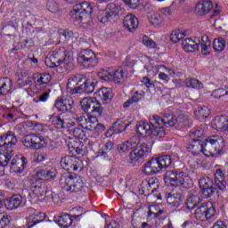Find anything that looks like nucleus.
Segmentation results:
<instances>
[{"instance_id":"nucleus-21","label":"nucleus","mask_w":228,"mask_h":228,"mask_svg":"<svg viewBox=\"0 0 228 228\" xmlns=\"http://www.w3.org/2000/svg\"><path fill=\"white\" fill-rule=\"evenodd\" d=\"M175 182H173L171 186H183V188H190L193 183L190 176L186 175L183 171H177L175 176Z\"/></svg>"},{"instance_id":"nucleus-23","label":"nucleus","mask_w":228,"mask_h":228,"mask_svg":"<svg viewBox=\"0 0 228 228\" xmlns=\"http://www.w3.org/2000/svg\"><path fill=\"white\" fill-rule=\"evenodd\" d=\"M200 45V38L195 37L185 38L182 41V47L186 53H195V51H199Z\"/></svg>"},{"instance_id":"nucleus-1","label":"nucleus","mask_w":228,"mask_h":228,"mask_svg":"<svg viewBox=\"0 0 228 228\" xmlns=\"http://www.w3.org/2000/svg\"><path fill=\"white\" fill-rule=\"evenodd\" d=\"M17 145V136L12 131L0 135V167H8L10 159L13 158V147Z\"/></svg>"},{"instance_id":"nucleus-48","label":"nucleus","mask_w":228,"mask_h":228,"mask_svg":"<svg viewBox=\"0 0 228 228\" xmlns=\"http://www.w3.org/2000/svg\"><path fill=\"white\" fill-rule=\"evenodd\" d=\"M46 8L48 12L52 13H58V12H61V8H60V4L55 0H48L46 3Z\"/></svg>"},{"instance_id":"nucleus-33","label":"nucleus","mask_w":228,"mask_h":228,"mask_svg":"<svg viewBox=\"0 0 228 228\" xmlns=\"http://www.w3.org/2000/svg\"><path fill=\"white\" fill-rule=\"evenodd\" d=\"M129 126H131V122L126 123L124 119H118L116 122H114L110 131H113V133L116 134H120V133H124V131H126Z\"/></svg>"},{"instance_id":"nucleus-58","label":"nucleus","mask_w":228,"mask_h":228,"mask_svg":"<svg viewBox=\"0 0 228 228\" xmlns=\"http://www.w3.org/2000/svg\"><path fill=\"white\" fill-rule=\"evenodd\" d=\"M10 225V216L5 213H0V228H6Z\"/></svg>"},{"instance_id":"nucleus-19","label":"nucleus","mask_w":228,"mask_h":228,"mask_svg":"<svg viewBox=\"0 0 228 228\" xmlns=\"http://www.w3.org/2000/svg\"><path fill=\"white\" fill-rule=\"evenodd\" d=\"M67 143L70 152H75L77 156H85L86 146L83 144V142L78 139H73L69 137V141H67Z\"/></svg>"},{"instance_id":"nucleus-14","label":"nucleus","mask_w":228,"mask_h":228,"mask_svg":"<svg viewBox=\"0 0 228 228\" xmlns=\"http://www.w3.org/2000/svg\"><path fill=\"white\" fill-rule=\"evenodd\" d=\"M83 81H85V76L83 75H75L70 77L68 79V84L66 86L69 94H71L72 95L79 94V91L81 90L80 83H83Z\"/></svg>"},{"instance_id":"nucleus-26","label":"nucleus","mask_w":228,"mask_h":228,"mask_svg":"<svg viewBox=\"0 0 228 228\" xmlns=\"http://www.w3.org/2000/svg\"><path fill=\"white\" fill-rule=\"evenodd\" d=\"M213 10V2L211 0L198 2L195 7V13L197 15H208Z\"/></svg>"},{"instance_id":"nucleus-7","label":"nucleus","mask_w":228,"mask_h":228,"mask_svg":"<svg viewBox=\"0 0 228 228\" xmlns=\"http://www.w3.org/2000/svg\"><path fill=\"white\" fill-rule=\"evenodd\" d=\"M151 124H159V126H169L170 127H184L188 124V118L183 114H180L178 117L171 116V118H161L159 116H154L151 119Z\"/></svg>"},{"instance_id":"nucleus-53","label":"nucleus","mask_w":228,"mask_h":228,"mask_svg":"<svg viewBox=\"0 0 228 228\" xmlns=\"http://www.w3.org/2000/svg\"><path fill=\"white\" fill-rule=\"evenodd\" d=\"M148 19L153 26H159V24H161V22L163 21L159 13L156 12L150 14L148 16Z\"/></svg>"},{"instance_id":"nucleus-4","label":"nucleus","mask_w":228,"mask_h":228,"mask_svg":"<svg viewBox=\"0 0 228 228\" xmlns=\"http://www.w3.org/2000/svg\"><path fill=\"white\" fill-rule=\"evenodd\" d=\"M92 13H94V8L90 2H82L73 6V10L70 12L71 19L77 24H92Z\"/></svg>"},{"instance_id":"nucleus-51","label":"nucleus","mask_w":228,"mask_h":228,"mask_svg":"<svg viewBox=\"0 0 228 228\" xmlns=\"http://www.w3.org/2000/svg\"><path fill=\"white\" fill-rule=\"evenodd\" d=\"M185 85L188 88H196L200 89L202 88V84L197 78H187L185 80Z\"/></svg>"},{"instance_id":"nucleus-16","label":"nucleus","mask_w":228,"mask_h":228,"mask_svg":"<svg viewBox=\"0 0 228 228\" xmlns=\"http://www.w3.org/2000/svg\"><path fill=\"white\" fill-rule=\"evenodd\" d=\"M81 165H83V162L76 157L65 156L61 159V166L62 168L73 170V172H77Z\"/></svg>"},{"instance_id":"nucleus-28","label":"nucleus","mask_w":228,"mask_h":228,"mask_svg":"<svg viewBox=\"0 0 228 228\" xmlns=\"http://www.w3.org/2000/svg\"><path fill=\"white\" fill-rule=\"evenodd\" d=\"M214 176H215V185L221 191H225V189L227 188V182H225V176L224 175V171H222V169H216Z\"/></svg>"},{"instance_id":"nucleus-40","label":"nucleus","mask_w":228,"mask_h":228,"mask_svg":"<svg viewBox=\"0 0 228 228\" xmlns=\"http://www.w3.org/2000/svg\"><path fill=\"white\" fill-rule=\"evenodd\" d=\"M201 53L205 56H208L209 49H211V40H209V37L203 36L201 37Z\"/></svg>"},{"instance_id":"nucleus-61","label":"nucleus","mask_w":228,"mask_h":228,"mask_svg":"<svg viewBox=\"0 0 228 228\" xmlns=\"http://www.w3.org/2000/svg\"><path fill=\"white\" fill-rule=\"evenodd\" d=\"M142 44L150 49H156V42H154L151 37L147 36L142 37Z\"/></svg>"},{"instance_id":"nucleus-60","label":"nucleus","mask_w":228,"mask_h":228,"mask_svg":"<svg viewBox=\"0 0 228 228\" xmlns=\"http://www.w3.org/2000/svg\"><path fill=\"white\" fill-rule=\"evenodd\" d=\"M201 191L206 199H209L210 197H213V195H215L216 191V187L212 185L210 187H207L206 189H203V191Z\"/></svg>"},{"instance_id":"nucleus-25","label":"nucleus","mask_w":228,"mask_h":228,"mask_svg":"<svg viewBox=\"0 0 228 228\" xmlns=\"http://www.w3.org/2000/svg\"><path fill=\"white\" fill-rule=\"evenodd\" d=\"M123 24L124 28H126L127 31L133 33V31H136V29H138L140 21L138 20V18L134 16V14H127L123 20Z\"/></svg>"},{"instance_id":"nucleus-34","label":"nucleus","mask_w":228,"mask_h":228,"mask_svg":"<svg viewBox=\"0 0 228 228\" xmlns=\"http://www.w3.org/2000/svg\"><path fill=\"white\" fill-rule=\"evenodd\" d=\"M82 83L84 84L80 85L81 89L78 91V94H93L95 90V86L97 85V82L86 80V77Z\"/></svg>"},{"instance_id":"nucleus-5","label":"nucleus","mask_w":228,"mask_h":228,"mask_svg":"<svg viewBox=\"0 0 228 228\" xmlns=\"http://www.w3.org/2000/svg\"><path fill=\"white\" fill-rule=\"evenodd\" d=\"M225 147V140L218 135H213L205 139L204 142V155L209 158H216L220 156Z\"/></svg>"},{"instance_id":"nucleus-43","label":"nucleus","mask_w":228,"mask_h":228,"mask_svg":"<svg viewBox=\"0 0 228 228\" xmlns=\"http://www.w3.org/2000/svg\"><path fill=\"white\" fill-rule=\"evenodd\" d=\"M226 42L223 37L214 39L213 49L216 53H222L225 49Z\"/></svg>"},{"instance_id":"nucleus-31","label":"nucleus","mask_w":228,"mask_h":228,"mask_svg":"<svg viewBox=\"0 0 228 228\" xmlns=\"http://www.w3.org/2000/svg\"><path fill=\"white\" fill-rule=\"evenodd\" d=\"M63 114L61 113L59 115L53 114L50 115V120H52V124L56 127L57 129H67L69 127V125L65 122V119L61 117Z\"/></svg>"},{"instance_id":"nucleus-18","label":"nucleus","mask_w":228,"mask_h":228,"mask_svg":"<svg viewBox=\"0 0 228 228\" xmlns=\"http://www.w3.org/2000/svg\"><path fill=\"white\" fill-rule=\"evenodd\" d=\"M54 108L62 113H70L72 111V108H74V100H72V98L63 99L61 97H58L54 102Z\"/></svg>"},{"instance_id":"nucleus-27","label":"nucleus","mask_w":228,"mask_h":228,"mask_svg":"<svg viewBox=\"0 0 228 228\" xmlns=\"http://www.w3.org/2000/svg\"><path fill=\"white\" fill-rule=\"evenodd\" d=\"M213 129L216 131H227L228 130V117L227 116H216L212 121Z\"/></svg>"},{"instance_id":"nucleus-10","label":"nucleus","mask_w":228,"mask_h":228,"mask_svg":"<svg viewBox=\"0 0 228 228\" xmlns=\"http://www.w3.org/2000/svg\"><path fill=\"white\" fill-rule=\"evenodd\" d=\"M130 152V163L133 167H140L143 163V158L149 154V145L145 142H138L133 146Z\"/></svg>"},{"instance_id":"nucleus-29","label":"nucleus","mask_w":228,"mask_h":228,"mask_svg":"<svg viewBox=\"0 0 228 228\" xmlns=\"http://www.w3.org/2000/svg\"><path fill=\"white\" fill-rule=\"evenodd\" d=\"M20 204H22V196L19 194H14L9 200L4 201V206L9 211L17 209L20 207Z\"/></svg>"},{"instance_id":"nucleus-45","label":"nucleus","mask_w":228,"mask_h":228,"mask_svg":"<svg viewBox=\"0 0 228 228\" xmlns=\"http://www.w3.org/2000/svg\"><path fill=\"white\" fill-rule=\"evenodd\" d=\"M186 35H188L186 31L174 30L170 35V40L174 44H177V42L183 40Z\"/></svg>"},{"instance_id":"nucleus-6","label":"nucleus","mask_w":228,"mask_h":228,"mask_svg":"<svg viewBox=\"0 0 228 228\" xmlns=\"http://www.w3.org/2000/svg\"><path fill=\"white\" fill-rule=\"evenodd\" d=\"M154 117H158V115L150 117V124L142 122L137 126V133L140 136H151L152 134L157 140L165 138L167 132L165 131V128H163V126L159 124H151V120H152Z\"/></svg>"},{"instance_id":"nucleus-52","label":"nucleus","mask_w":228,"mask_h":228,"mask_svg":"<svg viewBox=\"0 0 228 228\" xmlns=\"http://www.w3.org/2000/svg\"><path fill=\"white\" fill-rule=\"evenodd\" d=\"M143 174L145 175H156V171L154 167L152 166V162L151 160L147 161L142 168Z\"/></svg>"},{"instance_id":"nucleus-17","label":"nucleus","mask_w":228,"mask_h":228,"mask_svg":"<svg viewBox=\"0 0 228 228\" xmlns=\"http://www.w3.org/2000/svg\"><path fill=\"white\" fill-rule=\"evenodd\" d=\"M80 216H83V214H78L74 216H70L69 214H63L61 216H55L53 217V222H55V224H58L60 227L68 228L72 225V222H74V220H79Z\"/></svg>"},{"instance_id":"nucleus-12","label":"nucleus","mask_w":228,"mask_h":228,"mask_svg":"<svg viewBox=\"0 0 228 228\" xmlns=\"http://www.w3.org/2000/svg\"><path fill=\"white\" fill-rule=\"evenodd\" d=\"M216 214V210L212 204L203 203L195 210L194 216L196 220L206 222L207 220H211V218L215 216Z\"/></svg>"},{"instance_id":"nucleus-57","label":"nucleus","mask_w":228,"mask_h":228,"mask_svg":"<svg viewBox=\"0 0 228 228\" xmlns=\"http://www.w3.org/2000/svg\"><path fill=\"white\" fill-rule=\"evenodd\" d=\"M73 136L77 138L76 140H84L86 136V133L81 127H75L72 130Z\"/></svg>"},{"instance_id":"nucleus-44","label":"nucleus","mask_w":228,"mask_h":228,"mask_svg":"<svg viewBox=\"0 0 228 228\" xmlns=\"http://www.w3.org/2000/svg\"><path fill=\"white\" fill-rule=\"evenodd\" d=\"M37 177L39 179H42V177H44V179H54V177H56V170L54 168L48 171L40 170L37 172Z\"/></svg>"},{"instance_id":"nucleus-8","label":"nucleus","mask_w":228,"mask_h":228,"mask_svg":"<svg viewBox=\"0 0 228 228\" xmlns=\"http://www.w3.org/2000/svg\"><path fill=\"white\" fill-rule=\"evenodd\" d=\"M98 77L102 79V81H114V83L118 85H122V83L127 79V74H126L122 68L115 69L114 71H111V69L109 68L101 69L98 72Z\"/></svg>"},{"instance_id":"nucleus-22","label":"nucleus","mask_w":228,"mask_h":228,"mask_svg":"<svg viewBox=\"0 0 228 228\" xmlns=\"http://www.w3.org/2000/svg\"><path fill=\"white\" fill-rule=\"evenodd\" d=\"M46 215L44 212H37L26 217V228H33L35 225L44 222L46 218Z\"/></svg>"},{"instance_id":"nucleus-38","label":"nucleus","mask_w":228,"mask_h":228,"mask_svg":"<svg viewBox=\"0 0 228 228\" xmlns=\"http://www.w3.org/2000/svg\"><path fill=\"white\" fill-rule=\"evenodd\" d=\"M165 213V210L159 209V206L151 205L149 208L148 218H161V215Z\"/></svg>"},{"instance_id":"nucleus-2","label":"nucleus","mask_w":228,"mask_h":228,"mask_svg":"<svg viewBox=\"0 0 228 228\" xmlns=\"http://www.w3.org/2000/svg\"><path fill=\"white\" fill-rule=\"evenodd\" d=\"M59 184L62 190L69 191V193H79L85 191V188H86L85 178L70 173L62 174Z\"/></svg>"},{"instance_id":"nucleus-15","label":"nucleus","mask_w":228,"mask_h":228,"mask_svg":"<svg viewBox=\"0 0 228 228\" xmlns=\"http://www.w3.org/2000/svg\"><path fill=\"white\" fill-rule=\"evenodd\" d=\"M78 63H84L87 67H95L99 61L92 50H84L78 55Z\"/></svg>"},{"instance_id":"nucleus-62","label":"nucleus","mask_w":228,"mask_h":228,"mask_svg":"<svg viewBox=\"0 0 228 228\" xmlns=\"http://www.w3.org/2000/svg\"><path fill=\"white\" fill-rule=\"evenodd\" d=\"M123 3L128 6V8H132V10H136L140 6V0H122Z\"/></svg>"},{"instance_id":"nucleus-39","label":"nucleus","mask_w":228,"mask_h":228,"mask_svg":"<svg viewBox=\"0 0 228 228\" xmlns=\"http://www.w3.org/2000/svg\"><path fill=\"white\" fill-rule=\"evenodd\" d=\"M60 37V42L62 44H69V42H72L74 40V32L72 30H62L59 34Z\"/></svg>"},{"instance_id":"nucleus-32","label":"nucleus","mask_w":228,"mask_h":228,"mask_svg":"<svg viewBox=\"0 0 228 228\" xmlns=\"http://www.w3.org/2000/svg\"><path fill=\"white\" fill-rule=\"evenodd\" d=\"M96 94L102 101L103 104H108L111 102V99H113V93H111V89L108 87H102L98 89V92Z\"/></svg>"},{"instance_id":"nucleus-59","label":"nucleus","mask_w":228,"mask_h":228,"mask_svg":"<svg viewBox=\"0 0 228 228\" xmlns=\"http://www.w3.org/2000/svg\"><path fill=\"white\" fill-rule=\"evenodd\" d=\"M106 12H109L110 17L113 19L118 15V6L115 4H109Z\"/></svg>"},{"instance_id":"nucleus-63","label":"nucleus","mask_w":228,"mask_h":228,"mask_svg":"<svg viewBox=\"0 0 228 228\" xmlns=\"http://www.w3.org/2000/svg\"><path fill=\"white\" fill-rule=\"evenodd\" d=\"M150 161H151L155 174H161V172H163V169H161V166H159V162L157 158H152L150 159Z\"/></svg>"},{"instance_id":"nucleus-56","label":"nucleus","mask_w":228,"mask_h":228,"mask_svg":"<svg viewBox=\"0 0 228 228\" xmlns=\"http://www.w3.org/2000/svg\"><path fill=\"white\" fill-rule=\"evenodd\" d=\"M115 143H113V142L109 141L107 142L104 146L99 151V154L101 156H107L108 152H110V151H111L114 147Z\"/></svg>"},{"instance_id":"nucleus-20","label":"nucleus","mask_w":228,"mask_h":228,"mask_svg":"<svg viewBox=\"0 0 228 228\" xmlns=\"http://www.w3.org/2000/svg\"><path fill=\"white\" fill-rule=\"evenodd\" d=\"M165 199L167 204L175 206V208H179L183 203V200H184V194L179 191H169L165 193Z\"/></svg>"},{"instance_id":"nucleus-13","label":"nucleus","mask_w":228,"mask_h":228,"mask_svg":"<svg viewBox=\"0 0 228 228\" xmlns=\"http://www.w3.org/2000/svg\"><path fill=\"white\" fill-rule=\"evenodd\" d=\"M29 190L35 197H45L47 195V184L44 179L37 177H32L29 179Z\"/></svg>"},{"instance_id":"nucleus-42","label":"nucleus","mask_w":228,"mask_h":228,"mask_svg":"<svg viewBox=\"0 0 228 228\" xmlns=\"http://www.w3.org/2000/svg\"><path fill=\"white\" fill-rule=\"evenodd\" d=\"M61 64L63 65L65 70H68V72L74 70L76 64L74 62V56H72V53H69Z\"/></svg>"},{"instance_id":"nucleus-50","label":"nucleus","mask_w":228,"mask_h":228,"mask_svg":"<svg viewBox=\"0 0 228 228\" xmlns=\"http://www.w3.org/2000/svg\"><path fill=\"white\" fill-rule=\"evenodd\" d=\"M132 149L133 142L131 141L118 145V151L120 154H126V152H129V151H132Z\"/></svg>"},{"instance_id":"nucleus-36","label":"nucleus","mask_w":228,"mask_h":228,"mask_svg":"<svg viewBox=\"0 0 228 228\" xmlns=\"http://www.w3.org/2000/svg\"><path fill=\"white\" fill-rule=\"evenodd\" d=\"M0 86L4 95H8V94H12L13 82L8 77L0 78Z\"/></svg>"},{"instance_id":"nucleus-9","label":"nucleus","mask_w":228,"mask_h":228,"mask_svg":"<svg viewBox=\"0 0 228 228\" xmlns=\"http://www.w3.org/2000/svg\"><path fill=\"white\" fill-rule=\"evenodd\" d=\"M70 54V52L65 47L55 49L53 52L48 53V56L45 59V64L50 69H54L60 67L64 61V60Z\"/></svg>"},{"instance_id":"nucleus-41","label":"nucleus","mask_w":228,"mask_h":228,"mask_svg":"<svg viewBox=\"0 0 228 228\" xmlns=\"http://www.w3.org/2000/svg\"><path fill=\"white\" fill-rule=\"evenodd\" d=\"M194 115L197 118H202L204 120V118H208L211 115V110L208 106L200 107L194 111Z\"/></svg>"},{"instance_id":"nucleus-3","label":"nucleus","mask_w":228,"mask_h":228,"mask_svg":"<svg viewBox=\"0 0 228 228\" xmlns=\"http://www.w3.org/2000/svg\"><path fill=\"white\" fill-rule=\"evenodd\" d=\"M81 110L87 113V121L90 126H94L97 122V117H101L104 109L97 99L92 97H86L80 102Z\"/></svg>"},{"instance_id":"nucleus-30","label":"nucleus","mask_w":228,"mask_h":228,"mask_svg":"<svg viewBox=\"0 0 228 228\" xmlns=\"http://www.w3.org/2000/svg\"><path fill=\"white\" fill-rule=\"evenodd\" d=\"M200 202H202V198L199 195L189 194L185 201V208L186 209H189V211H191L192 209H195Z\"/></svg>"},{"instance_id":"nucleus-37","label":"nucleus","mask_w":228,"mask_h":228,"mask_svg":"<svg viewBox=\"0 0 228 228\" xmlns=\"http://www.w3.org/2000/svg\"><path fill=\"white\" fill-rule=\"evenodd\" d=\"M157 160L159 161V165L160 166L162 172H165L167 168L172 165V157L169 155L157 157Z\"/></svg>"},{"instance_id":"nucleus-11","label":"nucleus","mask_w":228,"mask_h":228,"mask_svg":"<svg viewBox=\"0 0 228 228\" xmlns=\"http://www.w3.org/2000/svg\"><path fill=\"white\" fill-rule=\"evenodd\" d=\"M24 147L28 149H32L34 151H38V149H44L47 142H45V139L41 135L36 134H30L25 135L21 140Z\"/></svg>"},{"instance_id":"nucleus-35","label":"nucleus","mask_w":228,"mask_h":228,"mask_svg":"<svg viewBox=\"0 0 228 228\" xmlns=\"http://www.w3.org/2000/svg\"><path fill=\"white\" fill-rule=\"evenodd\" d=\"M51 82V74H34V83L37 86H41V85H47Z\"/></svg>"},{"instance_id":"nucleus-64","label":"nucleus","mask_w":228,"mask_h":228,"mask_svg":"<svg viewBox=\"0 0 228 228\" xmlns=\"http://www.w3.org/2000/svg\"><path fill=\"white\" fill-rule=\"evenodd\" d=\"M100 22H102V24H106V22H110V20H111V19H113L111 17V15L109 13V12L105 11L104 12H102V15H100L98 17Z\"/></svg>"},{"instance_id":"nucleus-54","label":"nucleus","mask_w":228,"mask_h":228,"mask_svg":"<svg viewBox=\"0 0 228 228\" xmlns=\"http://www.w3.org/2000/svg\"><path fill=\"white\" fill-rule=\"evenodd\" d=\"M200 188L201 191L206 188H209L214 185L213 181L209 177L200 178L199 181Z\"/></svg>"},{"instance_id":"nucleus-55","label":"nucleus","mask_w":228,"mask_h":228,"mask_svg":"<svg viewBox=\"0 0 228 228\" xmlns=\"http://www.w3.org/2000/svg\"><path fill=\"white\" fill-rule=\"evenodd\" d=\"M19 22H20V20L19 18L17 17H12L11 19V20L8 21L7 25H5L3 29L4 32H6V30L8 29V26L13 30L15 31V28H19Z\"/></svg>"},{"instance_id":"nucleus-49","label":"nucleus","mask_w":228,"mask_h":228,"mask_svg":"<svg viewBox=\"0 0 228 228\" xmlns=\"http://www.w3.org/2000/svg\"><path fill=\"white\" fill-rule=\"evenodd\" d=\"M190 136L191 140H204L206 134H204V130L202 128L198 127L191 131Z\"/></svg>"},{"instance_id":"nucleus-46","label":"nucleus","mask_w":228,"mask_h":228,"mask_svg":"<svg viewBox=\"0 0 228 228\" xmlns=\"http://www.w3.org/2000/svg\"><path fill=\"white\" fill-rule=\"evenodd\" d=\"M177 170L174 169V170H169L166 172L165 177H164V181L166 183V184H167V186H172V184L174 183L175 180V175H177Z\"/></svg>"},{"instance_id":"nucleus-47","label":"nucleus","mask_w":228,"mask_h":228,"mask_svg":"<svg viewBox=\"0 0 228 228\" xmlns=\"http://www.w3.org/2000/svg\"><path fill=\"white\" fill-rule=\"evenodd\" d=\"M211 95L214 97V99H223V97H228V86L214 90Z\"/></svg>"},{"instance_id":"nucleus-24","label":"nucleus","mask_w":228,"mask_h":228,"mask_svg":"<svg viewBox=\"0 0 228 228\" xmlns=\"http://www.w3.org/2000/svg\"><path fill=\"white\" fill-rule=\"evenodd\" d=\"M27 165H28V159L26 157H21V158L15 157L11 161V168L16 174H22Z\"/></svg>"}]
</instances>
